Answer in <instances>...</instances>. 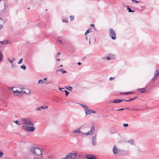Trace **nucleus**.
<instances>
[{
  "instance_id": "obj_39",
  "label": "nucleus",
  "mask_w": 159,
  "mask_h": 159,
  "mask_svg": "<svg viewBox=\"0 0 159 159\" xmlns=\"http://www.w3.org/2000/svg\"><path fill=\"white\" fill-rule=\"evenodd\" d=\"M62 159H70L67 154L66 156V157L63 158Z\"/></svg>"
},
{
  "instance_id": "obj_11",
  "label": "nucleus",
  "mask_w": 159,
  "mask_h": 159,
  "mask_svg": "<svg viewBox=\"0 0 159 159\" xmlns=\"http://www.w3.org/2000/svg\"><path fill=\"white\" fill-rule=\"evenodd\" d=\"M96 135L93 136L92 139V143L93 145H95L96 144Z\"/></svg>"
},
{
  "instance_id": "obj_64",
  "label": "nucleus",
  "mask_w": 159,
  "mask_h": 159,
  "mask_svg": "<svg viewBox=\"0 0 159 159\" xmlns=\"http://www.w3.org/2000/svg\"><path fill=\"white\" fill-rule=\"evenodd\" d=\"M123 93H120V94H124Z\"/></svg>"
},
{
  "instance_id": "obj_19",
  "label": "nucleus",
  "mask_w": 159,
  "mask_h": 159,
  "mask_svg": "<svg viewBox=\"0 0 159 159\" xmlns=\"http://www.w3.org/2000/svg\"><path fill=\"white\" fill-rule=\"evenodd\" d=\"M127 9L128 10V12H134L135 11L134 10H132L128 6H127Z\"/></svg>"
},
{
  "instance_id": "obj_12",
  "label": "nucleus",
  "mask_w": 159,
  "mask_h": 159,
  "mask_svg": "<svg viewBox=\"0 0 159 159\" xmlns=\"http://www.w3.org/2000/svg\"><path fill=\"white\" fill-rule=\"evenodd\" d=\"M81 128H82V126L80 127L79 128H78L77 129L74 130L73 131L74 133H82L80 131V130Z\"/></svg>"
},
{
  "instance_id": "obj_15",
  "label": "nucleus",
  "mask_w": 159,
  "mask_h": 159,
  "mask_svg": "<svg viewBox=\"0 0 159 159\" xmlns=\"http://www.w3.org/2000/svg\"><path fill=\"white\" fill-rule=\"evenodd\" d=\"M85 113L86 115L88 114H90L91 113V110L88 109H87L85 111Z\"/></svg>"
},
{
  "instance_id": "obj_57",
  "label": "nucleus",
  "mask_w": 159,
  "mask_h": 159,
  "mask_svg": "<svg viewBox=\"0 0 159 159\" xmlns=\"http://www.w3.org/2000/svg\"><path fill=\"white\" fill-rule=\"evenodd\" d=\"M63 66V65H61L60 66H59L58 67H62Z\"/></svg>"
},
{
  "instance_id": "obj_47",
  "label": "nucleus",
  "mask_w": 159,
  "mask_h": 159,
  "mask_svg": "<svg viewBox=\"0 0 159 159\" xmlns=\"http://www.w3.org/2000/svg\"><path fill=\"white\" fill-rule=\"evenodd\" d=\"M3 26L2 25H0V29L3 28Z\"/></svg>"
},
{
  "instance_id": "obj_22",
  "label": "nucleus",
  "mask_w": 159,
  "mask_h": 159,
  "mask_svg": "<svg viewBox=\"0 0 159 159\" xmlns=\"http://www.w3.org/2000/svg\"><path fill=\"white\" fill-rule=\"evenodd\" d=\"M3 58V56L2 52L0 51V61H1Z\"/></svg>"
},
{
  "instance_id": "obj_9",
  "label": "nucleus",
  "mask_w": 159,
  "mask_h": 159,
  "mask_svg": "<svg viewBox=\"0 0 159 159\" xmlns=\"http://www.w3.org/2000/svg\"><path fill=\"white\" fill-rule=\"evenodd\" d=\"M112 152L114 154H115L119 152L116 146L115 145L114 146L113 148Z\"/></svg>"
},
{
  "instance_id": "obj_28",
  "label": "nucleus",
  "mask_w": 159,
  "mask_h": 159,
  "mask_svg": "<svg viewBox=\"0 0 159 159\" xmlns=\"http://www.w3.org/2000/svg\"><path fill=\"white\" fill-rule=\"evenodd\" d=\"M44 82L43 81V80H40L38 81V83L39 84L43 83Z\"/></svg>"
},
{
  "instance_id": "obj_42",
  "label": "nucleus",
  "mask_w": 159,
  "mask_h": 159,
  "mask_svg": "<svg viewBox=\"0 0 159 159\" xmlns=\"http://www.w3.org/2000/svg\"><path fill=\"white\" fill-rule=\"evenodd\" d=\"M138 97V96H134L133 97V98H132V100H135V99H137Z\"/></svg>"
},
{
  "instance_id": "obj_61",
  "label": "nucleus",
  "mask_w": 159,
  "mask_h": 159,
  "mask_svg": "<svg viewBox=\"0 0 159 159\" xmlns=\"http://www.w3.org/2000/svg\"><path fill=\"white\" fill-rule=\"evenodd\" d=\"M0 20H3L2 19V18L1 17H0Z\"/></svg>"
},
{
  "instance_id": "obj_8",
  "label": "nucleus",
  "mask_w": 159,
  "mask_h": 159,
  "mask_svg": "<svg viewBox=\"0 0 159 159\" xmlns=\"http://www.w3.org/2000/svg\"><path fill=\"white\" fill-rule=\"evenodd\" d=\"M86 157L88 159H97L95 156L93 155L87 154Z\"/></svg>"
},
{
  "instance_id": "obj_35",
  "label": "nucleus",
  "mask_w": 159,
  "mask_h": 159,
  "mask_svg": "<svg viewBox=\"0 0 159 159\" xmlns=\"http://www.w3.org/2000/svg\"><path fill=\"white\" fill-rule=\"evenodd\" d=\"M23 60V59L22 58H21V59H20L19 61L18 62V64H20V63L22 62V61Z\"/></svg>"
},
{
  "instance_id": "obj_7",
  "label": "nucleus",
  "mask_w": 159,
  "mask_h": 159,
  "mask_svg": "<svg viewBox=\"0 0 159 159\" xmlns=\"http://www.w3.org/2000/svg\"><path fill=\"white\" fill-rule=\"evenodd\" d=\"M4 6L5 7H6L5 2L3 0H0V11L3 10V6Z\"/></svg>"
},
{
  "instance_id": "obj_60",
  "label": "nucleus",
  "mask_w": 159,
  "mask_h": 159,
  "mask_svg": "<svg viewBox=\"0 0 159 159\" xmlns=\"http://www.w3.org/2000/svg\"><path fill=\"white\" fill-rule=\"evenodd\" d=\"M90 44V39H89V44Z\"/></svg>"
},
{
  "instance_id": "obj_1",
  "label": "nucleus",
  "mask_w": 159,
  "mask_h": 159,
  "mask_svg": "<svg viewBox=\"0 0 159 159\" xmlns=\"http://www.w3.org/2000/svg\"><path fill=\"white\" fill-rule=\"evenodd\" d=\"M30 151L32 155L35 156L34 157H35L37 159L38 157H42V149L38 147H32L30 148Z\"/></svg>"
},
{
  "instance_id": "obj_63",
  "label": "nucleus",
  "mask_w": 159,
  "mask_h": 159,
  "mask_svg": "<svg viewBox=\"0 0 159 159\" xmlns=\"http://www.w3.org/2000/svg\"><path fill=\"white\" fill-rule=\"evenodd\" d=\"M13 88H10V89H12Z\"/></svg>"
},
{
  "instance_id": "obj_62",
  "label": "nucleus",
  "mask_w": 159,
  "mask_h": 159,
  "mask_svg": "<svg viewBox=\"0 0 159 159\" xmlns=\"http://www.w3.org/2000/svg\"><path fill=\"white\" fill-rule=\"evenodd\" d=\"M86 39L87 40H88V37H86Z\"/></svg>"
},
{
  "instance_id": "obj_48",
  "label": "nucleus",
  "mask_w": 159,
  "mask_h": 159,
  "mask_svg": "<svg viewBox=\"0 0 159 159\" xmlns=\"http://www.w3.org/2000/svg\"><path fill=\"white\" fill-rule=\"evenodd\" d=\"M91 113H96L95 111L91 110Z\"/></svg>"
},
{
  "instance_id": "obj_23",
  "label": "nucleus",
  "mask_w": 159,
  "mask_h": 159,
  "mask_svg": "<svg viewBox=\"0 0 159 159\" xmlns=\"http://www.w3.org/2000/svg\"><path fill=\"white\" fill-rule=\"evenodd\" d=\"M13 121L16 123V124H17V125H20L21 124H22L21 123V122H20V121L19 122L17 120H16V121H14L13 120Z\"/></svg>"
},
{
  "instance_id": "obj_29",
  "label": "nucleus",
  "mask_w": 159,
  "mask_h": 159,
  "mask_svg": "<svg viewBox=\"0 0 159 159\" xmlns=\"http://www.w3.org/2000/svg\"><path fill=\"white\" fill-rule=\"evenodd\" d=\"M126 109H129V108L127 107V108H122L120 109H117V110H116V111H122V110H125Z\"/></svg>"
},
{
  "instance_id": "obj_31",
  "label": "nucleus",
  "mask_w": 159,
  "mask_h": 159,
  "mask_svg": "<svg viewBox=\"0 0 159 159\" xmlns=\"http://www.w3.org/2000/svg\"><path fill=\"white\" fill-rule=\"evenodd\" d=\"M90 29H89V30H87L86 31V32L85 33V35H87V34H88L90 32Z\"/></svg>"
},
{
  "instance_id": "obj_27",
  "label": "nucleus",
  "mask_w": 159,
  "mask_h": 159,
  "mask_svg": "<svg viewBox=\"0 0 159 159\" xmlns=\"http://www.w3.org/2000/svg\"><path fill=\"white\" fill-rule=\"evenodd\" d=\"M133 93V92H129L124 93L123 94H124L125 95H127V94H132V93Z\"/></svg>"
},
{
  "instance_id": "obj_16",
  "label": "nucleus",
  "mask_w": 159,
  "mask_h": 159,
  "mask_svg": "<svg viewBox=\"0 0 159 159\" xmlns=\"http://www.w3.org/2000/svg\"><path fill=\"white\" fill-rule=\"evenodd\" d=\"M65 88L68 90L70 91H71L72 90V88L71 86H68L67 87H65Z\"/></svg>"
},
{
  "instance_id": "obj_14",
  "label": "nucleus",
  "mask_w": 159,
  "mask_h": 159,
  "mask_svg": "<svg viewBox=\"0 0 159 159\" xmlns=\"http://www.w3.org/2000/svg\"><path fill=\"white\" fill-rule=\"evenodd\" d=\"M9 41L7 40H4L2 41L1 42V44H2L3 45H5L6 44H7L9 43Z\"/></svg>"
},
{
  "instance_id": "obj_54",
  "label": "nucleus",
  "mask_w": 159,
  "mask_h": 159,
  "mask_svg": "<svg viewBox=\"0 0 159 159\" xmlns=\"http://www.w3.org/2000/svg\"><path fill=\"white\" fill-rule=\"evenodd\" d=\"M58 41L61 43V44H62V42H61V40H60V39H59L58 40Z\"/></svg>"
},
{
  "instance_id": "obj_26",
  "label": "nucleus",
  "mask_w": 159,
  "mask_h": 159,
  "mask_svg": "<svg viewBox=\"0 0 159 159\" xmlns=\"http://www.w3.org/2000/svg\"><path fill=\"white\" fill-rule=\"evenodd\" d=\"M48 106L43 105V106H41V108H42V109H45L48 108Z\"/></svg>"
},
{
  "instance_id": "obj_41",
  "label": "nucleus",
  "mask_w": 159,
  "mask_h": 159,
  "mask_svg": "<svg viewBox=\"0 0 159 159\" xmlns=\"http://www.w3.org/2000/svg\"><path fill=\"white\" fill-rule=\"evenodd\" d=\"M123 125L125 127H128L129 125L128 124H124Z\"/></svg>"
},
{
  "instance_id": "obj_33",
  "label": "nucleus",
  "mask_w": 159,
  "mask_h": 159,
  "mask_svg": "<svg viewBox=\"0 0 159 159\" xmlns=\"http://www.w3.org/2000/svg\"><path fill=\"white\" fill-rule=\"evenodd\" d=\"M74 16H70V18L71 21H72L74 19Z\"/></svg>"
},
{
  "instance_id": "obj_46",
  "label": "nucleus",
  "mask_w": 159,
  "mask_h": 159,
  "mask_svg": "<svg viewBox=\"0 0 159 159\" xmlns=\"http://www.w3.org/2000/svg\"><path fill=\"white\" fill-rule=\"evenodd\" d=\"M114 79V78L111 77L110 78V81H111V80H113Z\"/></svg>"
},
{
  "instance_id": "obj_36",
  "label": "nucleus",
  "mask_w": 159,
  "mask_h": 159,
  "mask_svg": "<svg viewBox=\"0 0 159 159\" xmlns=\"http://www.w3.org/2000/svg\"><path fill=\"white\" fill-rule=\"evenodd\" d=\"M3 155V152L2 151H0V158L2 157Z\"/></svg>"
},
{
  "instance_id": "obj_5",
  "label": "nucleus",
  "mask_w": 159,
  "mask_h": 159,
  "mask_svg": "<svg viewBox=\"0 0 159 159\" xmlns=\"http://www.w3.org/2000/svg\"><path fill=\"white\" fill-rule=\"evenodd\" d=\"M109 34L110 37L113 40L116 39V34L113 29L110 28L109 30Z\"/></svg>"
},
{
  "instance_id": "obj_50",
  "label": "nucleus",
  "mask_w": 159,
  "mask_h": 159,
  "mask_svg": "<svg viewBox=\"0 0 159 159\" xmlns=\"http://www.w3.org/2000/svg\"><path fill=\"white\" fill-rule=\"evenodd\" d=\"M145 91H146V90H144V91H139V93H142L144 92Z\"/></svg>"
},
{
  "instance_id": "obj_40",
  "label": "nucleus",
  "mask_w": 159,
  "mask_h": 159,
  "mask_svg": "<svg viewBox=\"0 0 159 159\" xmlns=\"http://www.w3.org/2000/svg\"><path fill=\"white\" fill-rule=\"evenodd\" d=\"M133 100H132V98H131L129 100H125L124 101L127 102H129L132 101H133Z\"/></svg>"
},
{
  "instance_id": "obj_18",
  "label": "nucleus",
  "mask_w": 159,
  "mask_h": 159,
  "mask_svg": "<svg viewBox=\"0 0 159 159\" xmlns=\"http://www.w3.org/2000/svg\"><path fill=\"white\" fill-rule=\"evenodd\" d=\"M128 143H129L131 145H134V140H132L130 141H129L128 142Z\"/></svg>"
},
{
  "instance_id": "obj_2",
  "label": "nucleus",
  "mask_w": 159,
  "mask_h": 159,
  "mask_svg": "<svg viewBox=\"0 0 159 159\" xmlns=\"http://www.w3.org/2000/svg\"><path fill=\"white\" fill-rule=\"evenodd\" d=\"M22 128L25 131L28 132H33L35 130L34 125L26 126L23 125Z\"/></svg>"
},
{
  "instance_id": "obj_59",
  "label": "nucleus",
  "mask_w": 159,
  "mask_h": 159,
  "mask_svg": "<svg viewBox=\"0 0 159 159\" xmlns=\"http://www.w3.org/2000/svg\"><path fill=\"white\" fill-rule=\"evenodd\" d=\"M91 25V26H94V25L93 24H92Z\"/></svg>"
},
{
  "instance_id": "obj_45",
  "label": "nucleus",
  "mask_w": 159,
  "mask_h": 159,
  "mask_svg": "<svg viewBox=\"0 0 159 159\" xmlns=\"http://www.w3.org/2000/svg\"><path fill=\"white\" fill-rule=\"evenodd\" d=\"M64 88H60V87L59 88V89L60 90H61L62 91H63L64 90H62V89H63Z\"/></svg>"
},
{
  "instance_id": "obj_6",
  "label": "nucleus",
  "mask_w": 159,
  "mask_h": 159,
  "mask_svg": "<svg viewBox=\"0 0 159 159\" xmlns=\"http://www.w3.org/2000/svg\"><path fill=\"white\" fill-rule=\"evenodd\" d=\"M70 159H75L76 157L77 156V153L75 152H73L67 154Z\"/></svg>"
},
{
  "instance_id": "obj_13",
  "label": "nucleus",
  "mask_w": 159,
  "mask_h": 159,
  "mask_svg": "<svg viewBox=\"0 0 159 159\" xmlns=\"http://www.w3.org/2000/svg\"><path fill=\"white\" fill-rule=\"evenodd\" d=\"M60 71L61 72L62 74L66 73L67 72L65 70H63V69H58L56 70V74H58V72Z\"/></svg>"
},
{
  "instance_id": "obj_43",
  "label": "nucleus",
  "mask_w": 159,
  "mask_h": 159,
  "mask_svg": "<svg viewBox=\"0 0 159 159\" xmlns=\"http://www.w3.org/2000/svg\"><path fill=\"white\" fill-rule=\"evenodd\" d=\"M62 21L63 22H65L66 23L67 22V20H66V19H65V20L63 19Z\"/></svg>"
},
{
  "instance_id": "obj_32",
  "label": "nucleus",
  "mask_w": 159,
  "mask_h": 159,
  "mask_svg": "<svg viewBox=\"0 0 159 159\" xmlns=\"http://www.w3.org/2000/svg\"><path fill=\"white\" fill-rule=\"evenodd\" d=\"M15 60V59L14 58H13V59L12 60H10L9 59H8L9 61L11 63H12Z\"/></svg>"
},
{
  "instance_id": "obj_44",
  "label": "nucleus",
  "mask_w": 159,
  "mask_h": 159,
  "mask_svg": "<svg viewBox=\"0 0 159 159\" xmlns=\"http://www.w3.org/2000/svg\"><path fill=\"white\" fill-rule=\"evenodd\" d=\"M113 103V101H112V100L109 101L108 102V103H109V104H111V103Z\"/></svg>"
},
{
  "instance_id": "obj_3",
  "label": "nucleus",
  "mask_w": 159,
  "mask_h": 159,
  "mask_svg": "<svg viewBox=\"0 0 159 159\" xmlns=\"http://www.w3.org/2000/svg\"><path fill=\"white\" fill-rule=\"evenodd\" d=\"M20 122H21L22 124L28 126L34 125L31 120L29 119L22 118L21 119Z\"/></svg>"
},
{
  "instance_id": "obj_58",
  "label": "nucleus",
  "mask_w": 159,
  "mask_h": 159,
  "mask_svg": "<svg viewBox=\"0 0 159 159\" xmlns=\"http://www.w3.org/2000/svg\"><path fill=\"white\" fill-rule=\"evenodd\" d=\"M57 61H60V59H58L57 60Z\"/></svg>"
},
{
  "instance_id": "obj_24",
  "label": "nucleus",
  "mask_w": 159,
  "mask_h": 159,
  "mask_svg": "<svg viewBox=\"0 0 159 159\" xmlns=\"http://www.w3.org/2000/svg\"><path fill=\"white\" fill-rule=\"evenodd\" d=\"M20 68L21 69H23L24 70H25L26 69V67L24 65H22V66H20Z\"/></svg>"
},
{
  "instance_id": "obj_37",
  "label": "nucleus",
  "mask_w": 159,
  "mask_h": 159,
  "mask_svg": "<svg viewBox=\"0 0 159 159\" xmlns=\"http://www.w3.org/2000/svg\"><path fill=\"white\" fill-rule=\"evenodd\" d=\"M3 155V152L2 151H0V158L2 157Z\"/></svg>"
},
{
  "instance_id": "obj_17",
  "label": "nucleus",
  "mask_w": 159,
  "mask_h": 159,
  "mask_svg": "<svg viewBox=\"0 0 159 159\" xmlns=\"http://www.w3.org/2000/svg\"><path fill=\"white\" fill-rule=\"evenodd\" d=\"M79 104L84 108L85 111L87 109L88 107L86 105H84L81 104Z\"/></svg>"
},
{
  "instance_id": "obj_21",
  "label": "nucleus",
  "mask_w": 159,
  "mask_h": 159,
  "mask_svg": "<svg viewBox=\"0 0 159 159\" xmlns=\"http://www.w3.org/2000/svg\"><path fill=\"white\" fill-rule=\"evenodd\" d=\"M28 91V93H26L25 91H22V92L23 93H24L26 94L27 95H29L30 93V90L28 89L27 90Z\"/></svg>"
},
{
  "instance_id": "obj_30",
  "label": "nucleus",
  "mask_w": 159,
  "mask_h": 159,
  "mask_svg": "<svg viewBox=\"0 0 159 159\" xmlns=\"http://www.w3.org/2000/svg\"><path fill=\"white\" fill-rule=\"evenodd\" d=\"M63 91L65 92L66 96H67L69 93V92L66 90H64Z\"/></svg>"
},
{
  "instance_id": "obj_55",
  "label": "nucleus",
  "mask_w": 159,
  "mask_h": 159,
  "mask_svg": "<svg viewBox=\"0 0 159 159\" xmlns=\"http://www.w3.org/2000/svg\"><path fill=\"white\" fill-rule=\"evenodd\" d=\"M60 54H61V53H60V52H57V55H58Z\"/></svg>"
},
{
  "instance_id": "obj_20",
  "label": "nucleus",
  "mask_w": 159,
  "mask_h": 159,
  "mask_svg": "<svg viewBox=\"0 0 159 159\" xmlns=\"http://www.w3.org/2000/svg\"><path fill=\"white\" fill-rule=\"evenodd\" d=\"M13 93H22V91H19L18 90H16V91H14V90H13Z\"/></svg>"
},
{
  "instance_id": "obj_49",
  "label": "nucleus",
  "mask_w": 159,
  "mask_h": 159,
  "mask_svg": "<svg viewBox=\"0 0 159 159\" xmlns=\"http://www.w3.org/2000/svg\"><path fill=\"white\" fill-rule=\"evenodd\" d=\"M106 59L108 60H110L111 58L109 57H107L106 58Z\"/></svg>"
},
{
  "instance_id": "obj_52",
  "label": "nucleus",
  "mask_w": 159,
  "mask_h": 159,
  "mask_svg": "<svg viewBox=\"0 0 159 159\" xmlns=\"http://www.w3.org/2000/svg\"><path fill=\"white\" fill-rule=\"evenodd\" d=\"M134 2H135V3H139V2H139V1H137L135 0L134 1Z\"/></svg>"
},
{
  "instance_id": "obj_4",
  "label": "nucleus",
  "mask_w": 159,
  "mask_h": 159,
  "mask_svg": "<svg viewBox=\"0 0 159 159\" xmlns=\"http://www.w3.org/2000/svg\"><path fill=\"white\" fill-rule=\"evenodd\" d=\"M95 126L94 124H92L91 126L90 131L87 133H84L83 136H87L88 135H92L94 134L95 132Z\"/></svg>"
},
{
  "instance_id": "obj_53",
  "label": "nucleus",
  "mask_w": 159,
  "mask_h": 159,
  "mask_svg": "<svg viewBox=\"0 0 159 159\" xmlns=\"http://www.w3.org/2000/svg\"><path fill=\"white\" fill-rule=\"evenodd\" d=\"M77 64L79 65H81V63L80 62H79L77 63Z\"/></svg>"
},
{
  "instance_id": "obj_56",
  "label": "nucleus",
  "mask_w": 159,
  "mask_h": 159,
  "mask_svg": "<svg viewBox=\"0 0 159 159\" xmlns=\"http://www.w3.org/2000/svg\"><path fill=\"white\" fill-rule=\"evenodd\" d=\"M47 78H45L44 79V80H47Z\"/></svg>"
},
{
  "instance_id": "obj_38",
  "label": "nucleus",
  "mask_w": 159,
  "mask_h": 159,
  "mask_svg": "<svg viewBox=\"0 0 159 159\" xmlns=\"http://www.w3.org/2000/svg\"><path fill=\"white\" fill-rule=\"evenodd\" d=\"M42 109V108H41V107H38L36 108V110L37 111H40L41 110V109Z\"/></svg>"
},
{
  "instance_id": "obj_25",
  "label": "nucleus",
  "mask_w": 159,
  "mask_h": 159,
  "mask_svg": "<svg viewBox=\"0 0 159 159\" xmlns=\"http://www.w3.org/2000/svg\"><path fill=\"white\" fill-rule=\"evenodd\" d=\"M156 73L155 75V76H159V71L158 70H157L155 71Z\"/></svg>"
},
{
  "instance_id": "obj_51",
  "label": "nucleus",
  "mask_w": 159,
  "mask_h": 159,
  "mask_svg": "<svg viewBox=\"0 0 159 159\" xmlns=\"http://www.w3.org/2000/svg\"><path fill=\"white\" fill-rule=\"evenodd\" d=\"M145 89V88H144V89H138V90H143V89Z\"/></svg>"
},
{
  "instance_id": "obj_10",
  "label": "nucleus",
  "mask_w": 159,
  "mask_h": 159,
  "mask_svg": "<svg viewBox=\"0 0 159 159\" xmlns=\"http://www.w3.org/2000/svg\"><path fill=\"white\" fill-rule=\"evenodd\" d=\"M125 101V99H115L113 101V103H117L120 102H122L124 101Z\"/></svg>"
},
{
  "instance_id": "obj_34",
  "label": "nucleus",
  "mask_w": 159,
  "mask_h": 159,
  "mask_svg": "<svg viewBox=\"0 0 159 159\" xmlns=\"http://www.w3.org/2000/svg\"><path fill=\"white\" fill-rule=\"evenodd\" d=\"M157 76H155V75H154V76L153 77V78L152 79V80L154 81L156 79H157V77H156Z\"/></svg>"
}]
</instances>
